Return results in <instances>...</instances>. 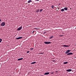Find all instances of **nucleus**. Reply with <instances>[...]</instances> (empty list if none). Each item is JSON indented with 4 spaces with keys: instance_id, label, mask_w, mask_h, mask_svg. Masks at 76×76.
I'll use <instances>...</instances> for the list:
<instances>
[{
    "instance_id": "obj_19",
    "label": "nucleus",
    "mask_w": 76,
    "mask_h": 76,
    "mask_svg": "<svg viewBox=\"0 0 76 76\" xmlns=\"http://www.w3.org/2000/svg\"><path fill=\"white\" fill-rule=\"evenodd\" d=\"M50 74H54V72H50Z\"/></svg>"
},
{
    "instance_id": "obj_2",
    "label": "nucleus",
    "mask_w": 76,
    "mask_h": 76,
    "mask_svg": "<svg viewBox=\"0 0 76 76\" xmlns=\"http://www.w3.org/2000/svg\"><path fill=\"white\" fill-rule=\"evenodd\" d=\"M22 26H21L17 29V31H20L22 29Z\"/></svg>"
},
{
    "instance_id": "obj_10",
    "label": "nucleus",
    "mask_w": 76,
    "mask_h": 76,
    "mask_svg": "<svg viewBox=\"0 0 76 76\" xmlns=\"http://www.w3.org/2000/svg\"><path fill=\"white\" fill-rule=\"evenodd\" d=\"M36 13H38L39 12V10L38 9L36 11Z\"/></svg>"
},
{
    "instance_id": "obj_29",
    "label": "nucleus",
    "mask_w": 76,
    "mask_h": 76,
    "mask_svg": "<svg viewBox=\"0 0 76 76\" xmlns=\"http://www.w3.org/2000/svg\"><path fill=\"white\" fill-rule=\"evenodd\" d=\"M39 0H36V1H39Z\"/></svg>"
},
{
    "instance_id": "obj_4",
    "label": "nucleus",
    "mask_w": 76,
    "mask_h": 76,
    "mask_svg": "<svg viewBox=\"0 0 76 76\" xmlns=\"http://www.w3.org/2000/svg\"><path fill=\"white\" fill-rule=\"evenodd\" d=\"M70 51H71V50H68L66 52L65 54H68L69 53Z\"/></svg>"
},
{
    "instance_id": "obj_27",
    "label": "nucleus",
    "mask_w": 76,
    "mask_h": 76,
    "mask_svg": "<svg viewBox=\"0 0 76 76\" xmlns=\"http://www.w3.org/2000/svg\"><path fill=\"white\" fill-rule=\"evenodd\" d=\"M35 29H38V28H34Z\"/></svg>"
},
{
    "instance_id": "obj_18",
    "label": "nucleus",
    "mask_w": 76,
    "mask_h": 76,
    "mask_svg": "<svg viewBox=\"0 0 76 76\" xmlns=\"http://www.w3.org/2000/svg\"><path fill=\"white\" fill-rule=\"evenodd\" d=\"M68 63V62H64V64H67Z\"/></svg>"
},
{
    "instance_id": "obj_8",
    "label": "nucleus",
    "mask_w": 76,
    "mask_h": 76,
    "mask_svg": "<svg viewBox=\"0 0 76 76\" xmlns=\"http://www.w3.org/2000/svg\"><path fill=\"white\" fill-rule=\"evenodd\" d=\"M72 70L71 69H69L66 70V72H71Z\"/></svg>"
},
{
    "instance_id": "obj_3",
    "label": "nucleus",
    "mask_w": 76,
    "mask_h": 76,
    "mask_svg": "<svg viewBox=\"0 0 76 76\" xmlns=\"http://www.w3.org/2000/svg\"><path fill=\"white\" fill-rule=\"evenodd\" d=\"M4 25H5V23L4 22H2L1 23V26H4Z\"/></svg>"
},
{
    "instance_id": "obj_21",
    "label": "nucleus",
    "mask_w": 76,
    "mask_h": 76,
    "mask_svg": "<svg viewBox=\"0 0 76 76\" xmlns=\"http://www.w3.org/2000/svg\"><path fill=\"white\" fill-rule=\"evenodd\" d=\"M42 10H42V9L41 10H40V12H42Z\"/></svg>"
},
{
    "instance_id": "obj_30",
    "label": "nucleus",
    "mask_w": 76,
    "mask_h": 76,
    "mask_svg": "<svg viewBox=\"0 0 76 76\" xmlns=\"http://www.w3.org/2000/svg\"><path fill=\"white\" fill-rule=\"evenodd\" d=\"M62 36H63V35H61V37H62Z\"/></svg>"
},
{
    "instance_id": "obj_1",
    "label": "nucleus",
    "mask_w": 76,
    "mask_h": 76,
    "mask_svg": "<svg viewBox=\"0 0 76 76\" xmlns=\"http://www.w3.org/2000/svg\"><path fill=\"white\" fill-rule=\"evenodd\" d=\"M51 42H45L44 43L45 44H51Z\"/></svg>"
},
{
    "instance_id": "obj_14",
    "label": "nucleus",
    "mask_w": 76,
    "mask_h": 76,
    "mask_svg": "<svg viewBox=\"0 0 76 76\" xmlns=\"http://www.w3.org/2000/svg\"><path fill=\"white\" fill-rule=\"evenodd\" d=\"M53 38V36H52L50 37L49 39H51L52 38Z\"/></svg>"
},
{
    "instance_id": "obj_16",
    "label": "nucleus",
    "mask_w": 76,
    "mask_h": 76,
    "mask_svg": "<svg viewBox=\"0 0 76 76\" xmlns=\"http://www.w3.org/2000/svg\"><path fill=\"white\" fill-rule=\"evenodd\" d=\"M35 63H36V62H32L31 63V64H35Z\"/></svg>"
},
{
    "instance_id": "obj_33",
    "label": "nucleus",
    "mask_w": 76,
    "mask_h": 76,
    "mask_svg": "<svg viewBox=\"0 0 76 76\" xmlns=\"http://www.w3.org/2000/svg\"><path fill=\"white\" fill-rule=\"evenodd\" d=\"M75 45L76 46V44H75Z\"/></svg>"
},
{
    "instance_id": "obj_17",
    "label": "nucleus",
    "mask_w": 76,
    "mask_h": 76,
    "mask_svg": "<svg viewBox=\"0 0 76 76\" xmlns=\"http://www.w3.org/2000/svg\"><path fill=\"white\" fill-rule=\"evenodd\" d=\"M54 6L53 5L51 6V7H52V9H54Z\"/></svg>"
},
{
    "instance_id": "obj_13",
    "label": "nucleus",
    "mask_w": 76,
    "mask_h": 76,
    "mask_svg": "<svg viewBox=\"0 0 76 76\" xmlns=\"http://www.w3.org/2000/svg\"><path fill=\"white\" fill-rule=\"evenodd\" d=\"M31 2H32V1L31 0H30L28 1V3H30Z\"/></svg>"
},
{
    "instance_id": "obj_5",
    "label": "nucleus",
    "mask_w": 76,
    "mask_h": 76,
    "mask_svg": "<svg viewBox=\"0 0 76 76\" xmlns=\"http://www.w3.org/2000/svg\"><path fill=\"white\" fill-rule=\"evenodd\" d=\"M72 54H73V53H68L67 55L68 56H69V55H72Z\"/></svg>"
},
{
    "instance_id": "obj_7",
    "label": "nucleus",
    "mask_w": 76,
    "mask_h": 76,
    "mask_svg": "<svg viewBox=\"0 0 76 76\" xmlns=\"http://www.w3.org/2000/svg\"><path fill=\"white\" fill-rule=\"evenodd\" d=\"M69 46L68 45H64L63 46V47H69Z\"/></svg>"
},
{
    "instance_id": "obj_25",
    "label": "nucleus",
    "mask_w": 76,
    "mask_h": 76,
    "mask_svg": "<svg viewBox=\"0 0 76 76\" xmlns=\"http://www.w3.org/2000/svg\"><path fill=\"white\" fill-rule=\"evenodd\" d=\"M39 54H44V53H40Z\"/></svg>"
},
{
    "instance_id": "obj_12",
    "label": "nucleus",
    "mask_w": 76,
    "mask_h": 76,
    "mask_svg": "<svg viewBox=\"0 0 76 76\" xmlns=\"http://www.w3.org/2000/svg\"><path fill=\"white\" fill-rule=\"evenodd\" d=\"M64 9L65 10H68V9H67V7L64 8Z\"/></svg>"
},
{
    "instance_id": "obj_6",
    "label": "nucleus",
    "mask_w": 76,
    "mask_h": 76,
    "mask_svg": "<svg viewBox=\"0 0 76 76\" xmlns=\"http://www.w3.org/2000/svg\"><path fill=\"white\" fill-rule=\"evenodd\" d=\"M22 37H20L16 38V39H22Z\"/></svg>"
},
{
    "instance_id": "obj_31",
    "label": "nucleus",
    "mask_w": 76,
    "mask_h": 76,
    "mask_svg": "<svg viewBox=\"0 0 76 76\" xmlns=\"http://www.w3.org/2000/svg\"><path fill=\"white\" fill-rule=\"evenodd\" d=\"M75 58H76V57H75Z\"/></svg>"
},
{
    "instance_id": "obj_9",
    "label": "nucleus",
    "mask_w": 76,
    "mask_h": 76,
    "mask_svg": "<svg viewBox=\"0 0 76 76\" xmlns=\"http://www.w3.org/2000/svg\"><path fill=\"white\" fill-rule=\"evenodd\" d=\"M49 74H50V73L46 72L44 74V75H49Z\"/></svg>"
},
{
    "instance_id": "obj_15",
    "label": "nucleus",
    "mask_w": 76,
    "mask_h": 76,
    "mask_svg": "<svg viewBox=\"0 0 76 76\" xmlns=\"http://www.w3.org/2000/svg\"><path fill=\"white\" fill-rule=\"evenodd\" d=\"M61 12H64V9H62L61 10Z\"/></svg>"
},
{
    "instance_id": "obj_20",
    "label": "nucleus",
    "mask_w": 76,
    "mask_h": 76,
    "mask_svg": "<svg viewBox=\"0 0 76 76\" xmlns=\"http://www.w3.org/2000/svg\"><path fill=\"white\" fill-rule=\"evenodd\" d=\"M2 41V39H0V43L1 42V41Z\"/></svg>"
},
{
    "instance_id": "obj_28",
    "label": "nucleus",
    "mask_w": 76,
    "mask_h": 76,
    "mask_svg": "<svg viewBox=\"0 0 76 76\" xmlns=\"http://www.w3.org/2000/svg\"><path fill=\"white\" fill-rule=\"evenodd\" d=\"M1 19H0V22H1Z\"/></svg>"
},
{
    "instance_id": "obj_32",
    "label": "nucleus",
    "mask_w": 76,
    "mask_h": 76,
    "mask_svg": "<svg viewBox=\"0 0 76 76\" xmlns=\"http://www.w3.org/2000/svg\"><path fill=\"white\" fill-rule=\"evenodd\" d=\"M70 9H71V8H70Z\"/></svg>"
},
{
    "instance_id": "obj_11",
    "label": "nucleus",
    "mask_w": 76,
    "mask_h": 76,
    "mask_svg": "<svg viewBox=\"0 0 76 76\" xmlns=\"http://www.w3.org/2000/svg\"><path fill=\"white\" fill-rule=\"evenodd\" d=\"M22 60H23V58H20L18 59V61Z\"/></svg>"
},
{
    "instance_id": "obj_26",
    "label": "nucleus",
    "mask_w": 76,
    "mask_h": 76,
    "mask_svg": "<svg viewBox=\"0 0 76 76\" xmlns=\"http://www.w3.org/2000/svg\"><path fill=\"white\" fill-rule=\"evenodd\" d=\"M58 71H56V73H58Z\"/></svg>"
},
{
    "instance_id": "obj_23",
    "label": "nucleus",
    "mask_w": 76,
    "mask_h": 76,
    "mask_svg": "<svg viewBox=\"0 0 76 76\" xmlns=\"http://www.w3.org/2000/svg\"><path fill=\"white\" fill-rule=\"evenodd\" d=\"M30 50H34V48H31Z\"/></svg>"
},
{
    "instance_id": "obj_22",
    "label": "nucleus",
    "mask_w": 76,
    "mask_h": 76,
    "mask_svg": "<svg viewBox=\"0 0 76 76\" xmlns=\"http://www.w3.org/2000/svg\"><path fill=\"white\" fill-rule=\"evenodd\" d=\"M34 32H36L35 31H33L32 32V34H34Z\"/></svg>"
},
{
    "instance_id": "obj_24",
    "label": "nucleus",
    "mask_w": 76,
    "mask_h": 76,
    "mask_svg": "<svg viewBox=\"0 0 76 76\" xmlns=\"http://www.w3.org/2000/svg\"><path fill=\"white\" fill-rule=\"evenodd\" d=\"M27 53H29V51H27Z\"/></svg>"
}]
</instances>
